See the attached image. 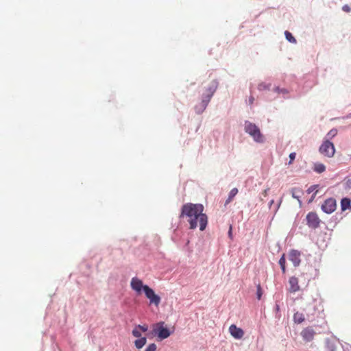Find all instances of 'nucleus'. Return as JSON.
Instances as JSON below:
<instances>
[{
	"label": "nucleus",
	"mask_w": 351,
	"mask_h": 351,
	"mask_svg": "<svg viewBox=\"0 0 351 351\" xmlns=\"http://www.w3.org/2000/svg\"><path fill=\"white\" fill-rule=\"evenodd\" d=\"M285 36L286 39L289 43H296L297 40H296L295 38L293 36V34L290 32L286 30L285 32Z\"/></svg>",
	"instance_id": "25"
},
{
	"label": "nucleus",
	"mask_w": 351,
	"mask_h": 351,
	"mask_svg": "<svg viewBox=\"0 0 351 351\" xmlns=\"http://www.w3.org/2000/svg\"><path fill=\"white\" fill-rule=\"evenodd\" d=\"M228 237L230 239H232L233 236H232V225L230 226V228H229V230H228Z\"/></svg>",
	"instance_id": "34"
},
{
	"label": "nucleus",
	"mask_w": 351,
	"mask_h": 351,
	"mask_svg": "<svg viewBox=\"0 0 351 351\" xmlns=\"http://www.w3.org/2000/svg\"><path fill=\"white\" fill-rule=\"evenodd\" d=\"M317 191H316L311 196V197L310 198V199L308 200V203H311V202L313 201V199H315L316 195H317Z\"/></svg>",
	"instance_id": "37"
},
{
	"label": "nucleus",
	"mask_w": 351,
	"mask_h": 351,
	"mask_svg": "<svg viewBox=\"0 0 351 351\" xmlns=\"http://www.w3.org/2000/svg\"><path fill=\"white\" fill-rule=\"evenodd\" d=\"M305 318L302 313L296 312L293 315V321L296 324H301L304 321Z\"/></svg>",
	"instance_id": "19"
},
{
	"label": "nucleus",
	"mask_w": 351,
	"mask_h": 351,
	"mask_svg": "<svg viewBox=\"0 0 351 351\" xmlns=\"http://www.w3.org/2000/svg\"><path fill=\"white\" fill-rule=\"evenodd\" d=\"M342 10L345 12H349L350 11V8L348 5H344L343 7H342Z\"/></svg>",
	"instance_id": "35"
},
{
	"label": "nucleus",
	"mask_w": 351,
	"mask_h": 351,
	"mask_svg": "<svg viewBox=\"0 0 351 351\" xmlns=\"http://www.w3.org/2000/svg\"><path fill=\"white\" fill-rule=\"evenodd\" d=\"M147 343V338L141 337L134 341V346L137 349H141Z\"/></svg>",
	"instance_id": "16"
},
{
	"label": "nucleus",
	"mask_w": 351,
	"mask_h": 351,
	"mask_svg": "<svg viewBox=\"0 0 351 351\" xmlns=\"http://www.w3.org/2000/svg\"><path fill=\"white\" fill-rule=\"evenodd\" d=\"M326 345L328 351H335L336 346L335 343L330 341V339H327L326 340Z\"/></svg>",
	"instance_id": "26"
},
{
	"label": "nucleus",
	"mask_w": 351,
	"mask_h": 351,
	"mask_svg": "<svg viewBox=\"0 0 351 351\" xmlns=\"http://www.w3.org/2000/svg\"><path fill=\"white\" fill-rule=\"evenodd\" d=\"M289 284L290 286L289 291L292 293H295L300 290V286L298 285V279L295 276H292L289 280Z\"/></svg>",
	"instance_id": "12"
},
{
	"label": "nucleus",
	"mask_w": 351,
	"mask_h": 351,
	"mask_svg": "<svg viewBox=\"0 0 351 351\" xmlns=\"http://www.w3.org/2000/svg\"><path fill=\"white\" fill-rule=\"evenodd\" d=\"M276 317H280V315H276Z\"/></svg>",
	"instance_id": "44"
},
{
	"label": "nucleus",
	"mask_w": 351,
	"mask_h": 351,
	"mask_svg": "<svg viewBox=\"0 0 351 351\" xmlns=\"http://www.w3.org/2000/svg\"><path fill=\"white\" fill-rule=\"evenodd\" d=\"M319 184H313V185H311L307 190H306V193L308 194H310L311 193H313L315 189H317L318 187H319Z\"/></svg>",
	"instance_id": "31"
},
{
	"label": "nucleus",
	"mask_w": 351,
	"mask_h": 351,
	"mask_svg": "<svg viewBox=\"0 0 351 351\" xmlns=\"http://www.w3.org/2000/svg\"><path fill=\"white\" fill-rule=\"evenodd\" d=\"M337 130H336V129H332V130H331L328 133V134H327V135H328V136L330 135V136H331L332 137V136H335L337 134Z\"/></svg>",
	"instance_id": "33"
},
{
	"label": "nucleus",
	"mask_w": 351,
	"mask_h": 351,
	"mask_svg": "<svg viewBox=\"0 0 351 351\" xmlns=\"http://www.w3.org/2000/svg\"><path fill=\"white\" fill-rule=\"evenodd\" d=\"M295 156H296V154L295 152H291L290 154H289V164H291L293 162V161L295 160Z\"/></svg>",
	"instance_id": "32"
},
{
	"label": "nucleus",
	"mask_w": 351,
	"mask_h": 351,
	"mask_svg": "<svg viewBox=\"0 0 351 351\" xmlns=\"http://www.w3.org/2000/svg\"><path fill=\"white\" fill-rule=\"evenodd\" d=\"M136 327L139 330H141L142 332H145L148 330V326L146 325V324H144V325H141V324H138V325H136Z\"/></svg>",
	"instance_id": "29"
},
{
	"label": "nucleus",
	"mask_w": 351,
	"mask_h": 351,
	"mask_svg": "<svg viewBox=\"0 0 351 351\" xmlns=\"http://www.w3.org/2000/svg\"><path fill=\"white\" fill-rule=\"evenodd\" d=\"M204 206L202 204L186 203L184 204L179 215L180 223L184 217L188 218L190 229H195L197 226V221H199V230L204 231L208 225V216L203 213Z\"/></svg>",
	"instance_id": "1"
},
{
	"label": "nucleus",
	"mask_w": 351,
	"mask_h": 351,
	"mask_svg": "<svg viewBox=\"0 0 351 351\" xmlns=\"http://www.w3.org/2000/svg\"><path fill=\"white\" fill-rule=\"evenodd\" d=\"M244 131L245 133L249 134L257 143H264L265 142V138L261 133L259 128L254 123L250 122L248 120L244 122Z\"/></svg>",
	"instance_id": "3"
},
{
	"label": "nucleus",
	"mask_w": 351,
	"mask_h": 351,
	"mask_svg": "<svg viewBox=\"0 0 351 351\" xmlns=\"http://www.w3.org/2000/svg\"><path fill=\"white\" fill-rule=\"evenodd\" d=\"M315 334V331L311 326L304 328L300 333L303 340L306 342L311 341L313 339L314 335Z\"/></svg>",
	"instance_id": "10"
},
{
	"label": "nucleus",
	"mask_w": 351,
	"mask_h": 351,
	"mask_svg": "<svg viewBox=\"0 0 351 351\" xmlns=\"http://www.w3.org/2000/svg\"><path fill=\"white\" fill-rule=\"evenodd\" d=\"M285 257H286L285 254H282L279 259V261H278V264L280 265V269L283 274H285L286 271H287L286 258Z\"/></svg>",
	"instance_id": "18"
},
{
	"label": "nucleus",
	"mask_w": 351,
	"mask_h": 351,
	"mask_svg": "<svg viewBox=\"0 0 351 351\" xmlns=\"http://www.w3.org/2000/svg\"><path fill=\"white\" fill-rule=\"evenodd\" d=\"M212 97L208 93H204L201 96V102L208 106Z\"/></svg>",
	"instance_id": "22"
},
{
	"label": "nucleus",
	"mask_w": 351,
	"mask_h": 351,
	"mask_svg": "<svg viewBox=\"0 0 351 351\" xmlns=\"http://www.w3.org/2000/svg\"><path fill=\"white\" fill-rule=\"evenodd\" d=\"M152 328V330L147 334V336L152 335L156 337L160 341L168 338L174 332V330H171L168 328L164 322H158L154 324Z\"/></svg>",
	"instance_id": "2"
},
{
	"label": "nucleus",
	"mask_w": 351,
	"mask_h": 351,
	"mask_svg": "<svg viewBox=\"0 0 351 351\" xmlns=\"http://www.w3.org/2000/svg\"><path fill=\"white\" fill-rule=\"evenodd\" d=\"M346 184H347V186L348 188H351V179L348 180L347 182H346Z\"/></svg>",
	"instance_id": "40"
},
{
	"label": "nucleus",
	"mask_w": 351,
	"mask_h": 351,
	"mask_svg": "<svg viewBox=\"0 0 351 351\" xmlns=\"http://www.w3.org/2000/svg\"><path fill=\"white\" fill-rule=\"evenodd\" d=\"M207 106H206V104H204L203 103L200 102L199 104L195 106V112L197 114H202L206 110Z\"/></svg>",
	"instance_id": "23"
},
{
	"label": "nucleus",
	"mask_w": 351,
	"mask_h": 351,
	"mask_svg": "<svg viewBox=\"0 0 351 351\" xmlns=\"http://www.w3.org/2000/svg\"><path fill=\"white\" fill-rule=\"evenodd\" d=\"M337 208V201L334 197L327 198L321 206L322 210L326 214L332 213Z\"/></svg>",
	"instance_id": "7"
},
{
	"label": "nucleus",
	"mask_w": 351,
	"mask_h": 351,
	"mask_svg": "<svg viewBox=\"0 0 351 351\" xmlns=\"http://www.w3.org/2000/svg\"><path fill=\"white\" fill-rule=\"evenodd\" d=\"M326 170V167L324 164L317 162L314 164L313 171L318 173H322Z\"/></svg>",
	"instance_id": "20"
},
{
	"label": "nucleus",
	"mask_w": 351,
	"mask_h": 351,
	"mask_svg": "<svg viewBox=\"0 0 351 351\" xmlns=\"http://www.w3.org/2000/svg\"><path fill=\"white\" fill-rule=\"evenodd\" d=\"M351 118V112L341 117L343 119H348Z\"/></svg>",
	"instance_id": "39"
},
{
	"label": "nucleus",
	"mask_w": 351,
	"mask_h": 351,
	"mask_svg": "<svg viewBox=\"0 0 351 351\" xmlns=\"http://www.w3.org/2000/svg\"><path fill=\"white\" fill-rule=\"evenodd\" d=\"M157 349V346L156 345V343H150L145 349V351H156Z\"/></svg>",
	"instance_id": "30"
},
{
	"label": "nucleus",
	"mask_w": 351,
	"mask_h": 351,
	"mask_svg": "<svg viewBox=\"0 0 351 351\" xmlns=\"http://www.w3.org/2000/svg\"><path fill=\"white\" fill-rule=\"evenodd\" d=\"M274 204V200L271 199L269 203V208H271V205Z\"/></svg>",
	"instance_id": "43"
},
{
	"label": "nucleus",
	"mask_w": 351,
	"mask_h": 351,
	"mask_svg": "<svg viewBox=\"0 0 351 351\" xmlns=\"http://www.w3.org/2000/svg\"><path fill=\"white\" fill-rule=\"evenodd\" d=\"M319 152L327 157H332L335 152L334 144L328 140L324 141L319 148Z\"/></svg>",
	"instance_id": "5"
},
{
	"label": "nucleus",
	"mask_w": 351,
	"mask_h": 351,
	"mask_svg": "<svg viewBox=\"0 0 351 351\" xmlns=\"http://www.w3.org/2000/svg\"><path fill=\"white\" fill-rule=\"evenodd\" d=\"M254 100V97H253L252 96H251V97L249 98V103H250V104H253Z\"/></svg>",
	"instance_id": "42"
},
{
	"label": "nucleus",
	"mask_w": 351,
	"mask_h": 351,
	"mask_svg": "<svg viewBox=\"0 0 351 351\" xmlns=\"http://www.w3.org/2000/svg\"><path fill=\"white\" fill-rule=\"evenodd\" d=\"M272 91H274V93H276L278 94H282L284 95V98H285V99L289 98L288 97L285 96V95H288V93H289V90L287 88H280L279 86H275L272 89Z\"/></svg>",
	"instance_id": "17"
},
{
	"label": "nucleus",
	"mask_w": 351,
	"mask_h": 351,
	"mask_svg": "<svg viewBox=\"0 0 351 351\" xmlns=\"http://www.w3.org/2000/svg\"><path fill=\"white\" fill-rule=\"evenodd\" d=\"M301 254L300 251L295 249H291L289 252L288 259L292 262L295 267H299L301 263Z\"/></svg>",
	"instance_id": "9"
},
{
	"label": "nucleus",
	"mask_w": 351,
	"mask_h": 351,
	"mask_svg": "<svg viewBox=\"0 0 351 351\" xmlns=\"http://www.w3.org/2000/svg\"><path fill=\"white\" fill-rule=\"evenodd\" d=\"M280 204H281V201H280V202L278 203V204L276 205V209H275V210H274V213H275L277 212L278 209L279 208V207H280Z\"/></svg>",
	"instance_id": "41"
},
{
	"label": "nucleus",
	"mask_w": 351,
	"mask_h": 351,
	"mask_svg": "<svg viewBox=\"0 0 351 351\" xmlns=\"http://www.w3.org/2000/svg\"><path fill=\"white\" fill-rule=\"evenodd\" d=\"M341 210L342 212L346 210H351V199L348 197H343L341 199Z\"/></svg>",
	"instance_id": "15"
},
{
	"label": "nucleus",
	"mask_w": 351,
	"mask_h": 351,
	"mask_svg": "<svg viewBox=\"0 0 351 351\" xmlns=\"http://www.w3.org/2000/svg\"><path fill=\"white\" fill-rule=\"evenodd\" d=\"M305 220L307 226L312 230L318 228L322 222L317 214L313 211L306 215Z\"/></svg>",
	"instance_id": "4"
},
{
	"label": "nucleus",
	"mask_w": 351,
	"mask_h": 351,
	"mask_svg": "<svg viewBox=\"0 0 351 351\" xmlns=\"http://www.w3.org/2000/svg\"><path fill=\"white\" fill-rule=\"evenodd\" d=\"M238 193V189L237 188H233L230 190V191L229 192V194H228V199L226 200V203L225 204H228V203H230L232 199L235 197V195Z\"/></svg>",
	"instance_id": "21"
},
{
	"label": "nucleus",
	"mask_w": 351,
	"mask_h": 351,
	"mask_svg": "<svg viewBox=\"0 0 351 351\" xmlns=\"http://www.w3.org/2000/svg\"><path fill=\"white\" fill-rule=\"evenodd\" d=\"M293 198L296 199L300 205L302 204L301 197L303 195V191L298 187L293 188L291 191Z\"/></svg>",
	"instance_id": "14"
},
{
	"label": "nucleus",
	"mask_w": 351,
	"mask_h": 351,
	"mask_svg": "<svg viewBox=\"0 0 351 351\" xmlns=\"http://www.w3.org/2000/svg\"><path fill=\"white\" fill-rule=\"evenodd\" d=\"M229 332L235 339H241L244 335L243 330L237 327L235 324L230 326Z\"/></svg>",
	"instance_id": "11"
},
{
	"label": "nucleus",
	"mask_w": 351,
	"mask_h": 351,
	"mask_svg": "<svg viewBox=\"0 0 351 351\" xmlns=\"http://www.w3.org/2000/svg\"><path fill=\"white\" fill-rule=\"evenodd\" d=\"M311 307H312L313 308V312H312L311 313L313 315L315 313L316 311H317V308L315 307V305H312L311 304H310L308 306V308H310Z\"/></svg>",
	"instance_id": "38"
},
{
	"label": "nucleus",
	"mask_w": 351,
	"mask_h": 351,
	"mask_svg": "<svg viewBox=\"0 0 351 351\" xmlns=\"http://www.w3.org/2000/svg\"><path fill=\"white\" fill-rule=\"evenodd\" d=\"M130 286L137 294H141L145 291V287H148L147 285H144L143 281L137 277H134L131 280Z\"/></svg>",
	"instance_id": "8"
},
{
	"label": "nucleus",
	"mask_w": 351,
	"mask_h": 351,
	"mask_svg": "<svg viewBox=\"0 0 351 351\" xmlns=\"http://www.w3.org/2000/svg\"><path fill=\"white\" fill-rule=\"evenodd\" d=\"M271 84L270 83L267 84L265 82H261L258 85V90L260 91L263 90H270Z\"/></svg>",
	"instance_id": "24"
},
{
	"label": "nucleus",
	"mask_w": 351,
	"mask_h": 351,
	"mask_svg": "<svg viewBox=\"0 0 351 351\" xmlns=\"http://www.w3.org/2000/svg\"><path fill=\"white\" fill-rule=\"evenodd\" d=\"M145 295L149 300L150 304H154L156 306H158L160 303L161 298L160 295L156 294L154 290L150 287H145V291L143 292Z\"/></svg>",
	"instance_id": "6"
},
{
	"label": "nucleus",
	"mask_w": 351,
	"mask_h": 351,
	"mask_svg": "<svg viewBox=\"0 0 351 351\" xmlns=\"http://www.w3.org/2000/svg\"><path fill=\"white\" fill-rule=\"evenodd\" d=\"M256 298L260 300L263 295V289L260 284L256 285Z\"/></svg>",
	"instance_id": "27"
},
{
	"label": "nucleus",
	"mask_w": 351,
	"mask_h": 351,
	"mask_svg": "<svg viewBox=\"0 0 351 351\" xmlns=\"http://www.w3.org/2000/svg\"><path fill=\"white\" fill-rule=\"evenodd\" d=\"M274 310L276 313V314L279 313L280 312V305L278 303H276L274 306Z\"/></svg>",
	"instance_id": "36"
},
{
	"label": "nucleus",
	"mask_w": 351,
	"mask_h": 351,
	"mask_svg": "<svg viewBox=\"0 0 351 351\" xmlns=\"http://www.w3.org/2000/svg\"><path fill=\"white\" fill-rule=\"evenodd\" d=\"M219 86V82L217 80H213L208 84V87L206 88V93H208L211 96H213L215 93L216 92Z\"/></svg>",
	"instance_id": "13"
},
{
	"label": "nucleus",
	"mask_w": 351,
	"mask_h": 351,
	"mask_svg": "<svg viewBox=\"0 0 351 351\" xmlns=\"http://www.w3.org/2000/svg\"><path fill=\"white\" fill-rule=\"evenodd\" d=\"M132 334L134 337L140 338L142 337V334L141 331L135 326V328L132 330Z\"/></svg>",
	"instance_id": "28"
}]
</instances>
